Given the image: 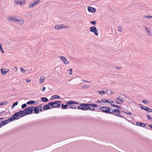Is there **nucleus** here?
Instances as JSON below:
<instances>
[{"instance_id":"7ed1b4c3","label":"nucleus","mask_w":152,"mask_h":152,"mask_svg":"<svg viewBox=\"0 0 152 152\" xmlns=\"http://www.w3.org/2000/svg\"><path fill=\"white\" fill-rule=\"evenodd\" d=\"M120 111L118 109H114L112 110L111 114L116 116L123 118V116L120 114Z\"/></svg>"},{"instance_id":"e2e57ef3","label":"nucleus","mask_w":152,"mask_h":152,"mask_svg":"<svg viewBox=\"0 0 152 152\" xmlns=\"http://www.w3.org/2000/svg\"><path fill=\"white\" fill-rule=\"evenodd\" d=\"M38 107H39V108H41V104L39 105Z\"/></svg>"},{"instance_id":"4c0bfd02","label":"nucleus","mask_w":152,"mask_h":152,"mask_svg":"<svg viewBox=\"0 0 152 152\" xmlns=\"http://www.w3.org/2000/svg\"><path fill=\"white\" fill-rule=\"evenodd\" d=\"M0 50L1 51L2 53H4V52L3 51L2 48V47L1 44L0 43Z\"/></svg>"},{"instance_id":"f704fd0d","label":"nucleus","mask_w":152,"mask_h":152,"mask_svg":"<svg viewBox=\"0 0 152 152\" xmlns=\"http://www.w3.org/2000/svg\"><path fill=\"white\" fill-rule=\"evenodd\" d=\"M18 104V102H16L14 103H13L12 106H11V108H13L15 106L17 105Z\"/></svg>"},{"instance_id":"aec40b11","label":"nucleus","mask_w":152,"mask_h":152,"mask_svg":"<svg viewBox=\"0 0 152 152\" xmlns=\"http://www.w3.org/2000/svg\"><path fill=\"white\" fill-rule=\"evenodd\" d=\"M108 108L109 109V110H106L105 111H104V112L105 113L107 114H111L112 111V108L109 107Z\"/></svg>"},{"instance_id":"052dcab7","label":"nucleus","mask_w":152,"mask_h":152,"mask_svg":"<svg viewBox=\"0 0 152 152\" xmlns=\"http://www.w3.org/2000/svg\"><path fill=\"white\" fill-rule=\"evenodd\" d=\"M116 69H121V67H119L118 66H117V67H116Z\"/></svg>"},{"instance_id":"de8ad7c7","label":"nucleus","mask_w":152,"mask_h":152,"mask_svg":"<svg viewBox=\"0 0 152 152\" xmlns=\"http://www.w3.org/2000/svg\"><path fill=\"white\" fill-rule=\"evenodd\" d=\"M147 118L148 120H151V119H152V118L151 116H150L148 114H147Z\"/></svg>"},{"instance_id":"412c9836","label":"nucleus","mask_w":152,"mask_h":152,"mask_svg":"<svg viewBox=\"0 0 152 152\" xmlns=\"http://www.w3.org/2000/svg\"><path fill=\"white\" fill-rule=\"evenodd\" d=\"M33 111H34V112L36 114H38L39 112V107H35L34 110H33Z\"/></svg>"},{"instance_id":"20e7f679","label":"nucleus","mask_w":152,"mask_h":152,"mask_svg":"<svg viewBox=\"0 0 152 152\" xmlns=\"http://www.w3.org/2000/svg\"><path fill=\"white\" fill-rule=\"evenodd\" d=\"M15 22L18 23L19 25H22L24 23V20L22 17L16 16Z\"/></svg>"},{"instance_id":"680f3d73","label":"nucleus","mask_w":152,"mask_h":152,"mask_svg":"<svg viewBox=\"0 0 152 152\" xmlns=\"http://www.w3.org/2000/svg\"><path fill=\"white\" fill-rule=\"evenodd\" d=\"M55 102H56V103H61V101H56Z\"/></svg>"},{"instance_id":"37998d69","label":"nucleus","mask_w":152,"mask_h":152,"mask_svg":"<svg viewBox=\"0 0 152 152\" xmlns=\"http://www.w3.org/2000/svg\"><path fill=\"white\" fill-rule=\"evenodd\" d=\"M106 91L107 92L106 93L107 94H112V92L111 91L107 90Z\"/></svg>"},{"instance_id":"c85d7f7f","label":"nucleus","mask_w":152,"mask_h":152,"mask_svg":"<svg viewBox=\"0 0 152 152\" xmlns=\"http://www.w3.org/2000/svg\"><path fill=\"white\" fill-rule=\"evenodd\" d=\"M8 120L9 121H10L12 122L16 119H15V117L12 116V117H11L10 118H9Z\"/></svg>"},{"instance_id":"ea45409f","label":"nucleus","mask_w":152,"mask_h":152,"mask_svg":"<svg viewBox=\"0 0 152 152\" xmlns=\"http://www.w3.org/2000/svg\"><path fill=\"white\" fill-rule=\"evenodd\" d=\"M143 18H152V16H150V15H144L143 16Z\"/></svg>"},{"instance_id":"9d476101","label":"nucleus","mask_w":152,"mask_h":152,"mask_svg":"<svg viewBox=\"0 0 152 152\" xmlns=\"http://www.w3.org/2000/svg\"><path fill=\"white\" fill-rule=\"evenodd\" d=\"M14 2L16 4H19L21 5H23L25 4V1L24 0H15Z\"/></svg>"},{"instance_id":"3c124183","label":"nucleus","mask_w":152,"mask_h":152,"mask_svg":"<svg viewBox=\"0 0 152 152\" xmlns=\"http://www.w3.org/2000/svg\"><path fill=\"white\" fill-rule=\"evenodd\" d=\"M63 26V25H62L61 26H61V27H60V29L61 28H67L68 27L66 26Z\"/></svg>"},{"instance_id":"338daca9","label":"nucleus","mask_w":152,"mask_h":152,"mask_svg":"<svg viewBox=\"0 0 152 152\" xmlns=\"http://www.w3.org/2000/svg\"><path fill=\"white\" fill-rule=\"evenodd\" d=\"M139 106L141 107H141H142V104H139Z\"/></svg>"},{"instance_id":"7c9ffc66","label":"nucleus","mask_w":152,"mask_h":152,"mask_svg":"<svg viewBox=\"0 0 152 152\" xmlns=\"http://www.w3.org/2000/svg\"><path fill=\"white\" fill-rule=\"evenodd\" d=\"M68 105L67 104H61V108L62 109H66L67 108V107Z\"/></svg>"},{"instance_id":"2eb2a0df","label":"nucleus","mask_w":152,"mask_h":152,"mask_svg":"<svg viewBox=\"0 0 152 152\" xmlns=\"http://www.w3.org/2000/svg\"><path fill=\"white\" fill-rule=\"evenodd\" d=\"M88 10L90 12L94 13L96 11V9L95 8L89 7H88Z\"/></svg>"},{"instance_id":"a211bd4d","label":"nucleus","mask_w":152,"mask_h":152,"mask_svg":"<svg viewBox=\"0 0 152 152\" xmlns=\"http://www.w3.org/2000/svg\"><path fill=\"white\" fill-rule=\"evenodd\" d=\"M12 116L15 118L16 120H18L20 118L19 114L18 112L15 113Z\"/></svg>"},{"instance_id":"423d86ee","label":"nucleus","mask_w":152,"mask_h":152,"mask_svg":"<svg viewBox=\"0 0 152 152\" xmlns=\"http://www.w3.org/2000/svg\"><path fill=\"white\" fill-rule=\"evenodd\" d=\"M48 104L53 108L59 107L61 106L60 104L56 103L55 102H50L48 103Z\"/></svg>"},{"instance_id":"13d9d810","label":"nucleus","mask_w":152,"mask_h":152,"mask_svg":"<svg viewBox=\"0 0 152 152\" xmlns=\"http://www.w3.org/2000/svg\"><path fill=\"white\" fill-rule=\"evenodd\" d=\"M45 89H46V88L45 87H43L42 88V91H43L45 90Z\"/></svg>"},{"instance_id":"c03bdc74","label":"nucleus","mask_w":152,"mask_h":152,"mask_svg":"<svg viewBox=\"0 0 152 152\" xmlns=\"http://www.w3.org/2000/svg\"><path fill=\"white\" fill-rule=\"evenodd\" d=\"M142 102L144 103V104H148V102L147 100H143L142 101Z\"/></svg>"},{"instance_id":"c756f323","label":"nucleus","mask_w":152,"mask_h":152,"mask_svg":"<svg viewBox=\"0 0 152 152\" xmlns=\"http://www.w3.org/2000/svg\"><path fill=\"white\" fill-rule=\"evenodd\" d=\"M41 100L43 102H47L48 101V99L46 97H42Z\"/></svg>"},{"instance_id":"b1692460","label":"nucleus","mask_w":152,"mask_h":152,"mask_svg":"<svg viewBox=\"0 0 152 152\" xmlns=\"http://www.w3.org/2000/svg\"><path fill=\"white\" fill-rule=\"evenodd\" d=\"M48 104H46L43 107V109L44 110H48L50 109V107Z\"/></svg>"},{"instance_id":"ddd939ff","label":"nucleus","mask_w":152,"mask_h":152,"mask_svg":"<svg viewBox=\"0 0 152 152\" xmlns=\"http://www.w3.org/2000/svg\"><path fill=\"white\" fill-rule=\"evenodd\" d=\"M99 109L101 111V112L104 113V111H105L107 110H109V109L108 108V107L102 106L100 107Z\"/></svg>"},{"instance_id":"bb28decb","label":"nucleus","mask_w":152,"mask_h":152,"mask_svg":"<svg viewBox=\"0 0 152 152\" xmlns=\"http://www.w3.org/2000/svg\"><path fill=\"white\" fill-rule=\"evenodd\" d=\"M44 78L45 77L43 76H40L39 81L40 83H42L43 82Z\"/></svg>"},{"instance_id":"dca6fc26","label":"nucleus","mask_w":152,"mask_h":152,"mask_svg":"<svg viewBox=\"0 0 152 152\" xmlns=\"http://www.w3.org/2000/svg\"><path fill=\"white\" fill-rule=\"evenodd\" d=\"M24 112V110H21L18 112L19 114H20V117H23L26 115V114L25 113V112Z\"/></svg>"},{"instance_id":"49530a36","label":"nucleus","mask_w":152,"mask_h":152,"mask_svg":"<svg viewBox=\"0 0 152 152\" xmlns=\"http://www.w3.org/2000/svg\"><path fill=\"white\" fill-rule=\"evenodd\" d=\"M69 75H72V68H71L69 69Z\"/></svg>"},{"instance_id":"c9c22d12","label":"nucleus","mask_w":152,"mask_h":152,"mask_svg":"<svg viewBox=\"0 0 152 152\" xmlns=\"http://www.w3.org/2000/svg\"><path fill=\"white\" fill-rule=\"evenodd\" d=\"M8 103L7 101L0 102V106L6 104Z\"/></svg>"},{"instance_id":"4d7b16f0","label":"nucleus","mask_w":152,"mask_h":152,"mask_svg":"<svg viewBox=\"0 0 152 152\" xmlns=\"http://www.w3.org/2000/svg\"><path fill=\"white\" fill-rule=\"evenodd\" d=\"M146 107H145L142 106V107H141V108L142 110H145V108Z\"/></svg>"},{"instance_id":"a878e982","label":"nucleus","mask_w":152,"mask_h":152,"mask_svg":"<svg viewBox=\"0 0 152 152\" xmlns=\"http://www.w3.org/2000/svg\"><path fill=\"white\" fill-rule=\"evenodd\" d=\"M60 98V96L57 95H55L53 96H51V99H54L55 98L59 99Z\"/></svg>"},{"instance_id":"473e14b6","label":"nucleus","mask_w":152,"mask_h":152,"mask_svg":"<svg viewBox=\"0 0 152 152\" xmlns=\"http://www.w3.org/2000/svg\"><path fill=\"white\" fill-rule=\"evenodd\" d=\"M74 103V101H69L67 102L66 104H68V105H71L72 104H73Z\"/></svg>"},{"instance_id":"4468645a","label":"nucleus","mask_w":152,"mask_h":152,"mask_svg":"<svg viewBox=\"0 0 152 152\" xmlns=\"http://www.w3.org/2000/svg\"><path fill=\"white\" fill-rule=\"evenodd\" d=\"M101 102H103L104 103H108L110 104L113 102V101L112 100H111L110 99H108V100H107L105 99H102L101 100Z\"/></svg>"},{"instance_id":"f257e3e1","label":"nucleus","mask_w":152,"mask_h":152,"mask_svg":"<svg viewBox=\"0 0 152 152\" xmlns=\"http://www.w3.org/2000/svg\"><path fill=\"white\" fill-rule=\"evenodd\" d=\"M90 106L96 107L98 106V105L96 104L93 103H81L80 105L77 106V107L78 109L83 110H90L92 111H94L95 110V108H91Z\"/></svg>"},{"instance_id":"4be33fe9","label":"nucleus","mask_w":152,"mask_h":152,"mask_svg":"<svg viewBox=\"0 0 152 152\" xmlns=\"http://www.w3.org/2000/svg\"><path fill=\"white\" fill-rule=\"evenodd\" d=\"M126 98V102L129 103H131L132 102V100L131 98L128 97H125Z\"/></svg>"},{"instance_id":"2f4dec72","label":"nucleus","mask_w":152,"mask_h":152,"mask_svg":"<svg viewBox=\"0 0 152 152\" xmlns=\"http://www.w3.org/2000/svg\"><path fill=\"white\" fill-rule=\"evenodd\" d=\"M111 105L112 106L114 107L115 108H118V109H121V107L118 105H115V104H111Z\"/></svg>"},{"instance_id":"a18cd8bd","label":"nucleus","mask_w":152,"mask_h":152,"mask_svg":"<svg viewBox=\"0 0 152 152\" xmlns=\"http://www.w3.org/2000/svg\"><path fill=\"white\" fill-rule=\"evenodd\" d=\"M118 31L119 32H121L122 31V28L121 26H119L118 27Z\"/></svg>"},{"instance_id":"1a4fd4ad","label":"nucleus","mask_w":152,"mask_h":152,"mask_svg":"<svg viewBox=\"0 0 152 152\" xmlns=\"http://www.w3.org/2000/svg\"><path fill=\"white\" fill-rule=\"evenodd\" d=\"M16 18V16H9L7 17V20L9 22L12 21L14 22H15V18Z\"/></svg>"},{"instance_id":"58836bf2","label":"nucleus","mask_w":152,"mask_h":152,"mask_svg":"<svg viewBox=\"0 0 152 152\" xmlns=\"http://www.w3.org/2000/svg\"><path fill=\"white\" fill-rule=\"evenodd\" d=\"M105 91H99L98 92V94L101 95H104L105 94Z\"/></svg>"},{"instance_id":"9b49d317","label":"nucleus","mask_w":152,"mask_h":152,"mask_svg":"<svg viewBox=\"0 0 152 152\" xmlns=\"http://www.w3.org/2000/svg\"><path fill=\"white\" fill-rule=\"evenodd\" d=\"M60 59L63 61V63L65 64H67L69 63V61L66 60L65 57L61 56L60 57Z\"/></svg>"},{"instance_id":"f8f14e48","label":"nucleus","mask_w":152,"mask_h":152,"mask_svg":"<svg viewBox=\"0 0 152 152\" xmlns=\"http://www.w3.org/2000/svg\"><path fill=\"white\" fill-rule=\"evenodd\" d=\"M145 31L147 33V35L151 37L152 36V33L150 32V30L149 28L146 27V26H145Z\"/></svg>"},{"instance_id":"774afa93","label":"nucleus","mask_w":152,"mask_h":152,"mask_svg":"<svg viewBox=\"0 0 152 152\" xmlns=\"http://www.w3.org/2000/svg\"><path fill=\"white\" fill-rule=\"evenodd\" d=\"M5 112V111H3L1 112V113L0 114H1V113H4V112Z\"/></svg>"},{"instance_id":"8fccbe9b","label":"nucleus","mask_w":152,"mask_h":152,"mask_svg":"<svg viewBox=\"0 0 152 152\" xmlns=\"http://www.w3.org/2000/svg\"><path fill=\"white\" fill-rule=\"evenodd\" d=\"M123 112L125 113H126V114L127 115H131L132 114V113H131V112L127 113V112H125V111H123Z\"/></svg>"},{"instance_id":"e433bc0d","label":"nucleus","mask_w":152,"mask_h":152,"mask_svg":"<svg viewBox=\"0 0 152 152\" xmlns=\"http://www.w3.org/2000/svg\"><path fill=\"white\" fill-rule=\"evenodd\" d=\"M61 27V26H60V25H56L54 27L56 29H60Z\"/></svg>"},{"instance_id":"5fc2aeb1","label":"nucleus","mask_w":152,"mask_h":152,"mask_svg":"<svg viewBox=\"0 0 152 152\" xmlns=\"http://www.w3.org/2000/svg\"><path fill=\"white\" fill-rule=\"evenodd\" d=\"M31 80H29L28 79H26V81L27 82H29L31 81Z\"/></svg>"},{"instance_id":"f03ea898","label":"nucleus","mask_w":152,"mask_h":152,"mask_svg":"<svg viewBox=\"0 0 152 152\" xmlns=\"http://www.w3.org/2000/svg\"><path fill=\"white\" fill-rule=\"evenodd\" d=\"M40 2V1L39 0L33 1L29 3L28 7L30 8H33L34 6L37 5Z\"/></svg>"},{"instance_id":"6e6d98bb","label":"nucleus","mask_w":152,"mask_h":152,"mask_svg":"<svg viewBox=\"0 0 152 152\" xmlns=\"http://www.w3.org/2000/svg\"><path fill=\"white\" fill-rule=\"evenodd\" d=\"M74 104H79V103L78 102H75V101H74V103H73Z\"/></svg>"},{"instance_id":"f3484780","label":"nucleus","mask_w":152,"mask_h":152,"mask_svg":"<svg viewBox=\"0 0 152 152\" xmlns=\"http://www.w3.org/2000/svg\"><path fill=\"white\" fill-rule=\"evenodd\" d=\"M136 124L137 125L142 127H144L146 126L145 124L142 122H136Z\"/></svg>"},{"instance_id":"393cba45","label":"nucleus","mask_w":152,"mask_h":152,"mask_svg":"<svg viewBox=\"0 0 152 152\" xmlns=\"http://www.w3.org/2000/svg\"><path fill=\"white\" fill-rule=\"evenodd\" d=\"M145 110L147 113L152 112V109L149 107H146L145 108Z\"/></svg>"},{"instance_id":"5701e85b","label":"nucleus","mask_w":152,"mask_h":152,"mask_svg":"<svg viewBox=\"0 0 152 152\" xmlns=\"http://www.w3.org/2000/svg\"><path fill=\"white\" fill-rule=\"evenodd\" d=\"M9 122V121L7 120H6L4 121H2L1 122V124L2 125L4 126L6 125Z\"/></svg>"},{"instance_id":"79ce46f5","label":"nucleus","mask_w":152,"mask_h":152,"mask_svg":"<svg viewBox=\"0 0 152 152\" xmlns=\"http://www.w3.org/2000/svg\"><path fill=\"white\" fill-rule=\"evenodd\" d=\"M90 23L92 24L95 25L96 24L95 21H91L90 22Z\"/></svg>"},{"instance_id":"6e6552de","label":"nucleus","mask_w":152,"mask_h":152,"mask_svg":"<svg viewBox=\"0 0 152 152\" xmlns=\"http://www.w3.org/2000/svg\"><path fill=\"white\" fill-rule=\"evenodd\" d=\"M115 101H117V104H120L124 102V100L122 97L120 96L116 98Z\"/></svg>"},{"instance_id":"603ef678","label":"nucleus","mask_w":152,"mask_h":152,"mask_svg":"<svg viewBox=\"0 0 152 152\" xmlns=\"http://www.w3.org/2000/svg\"><path fill=\"white\" fill-rule=\"evenodd\" d=\"M82 81L83 82H87V83H90L91 82L89 81H86L85 80H82Z\"/></svg>"},{"instance_id":"cd10ccee","label":"nucleus","mask_w":152,"mask_h":152,"mask_svg":"<svg viewBox=\"0 0 152 152\" xmlns=\"http://www.w3.org/2000/svg\"><path fill=\"white\" fill-rule=\"evenodd\" d=\"M35 102H36L34 101H30L27 102L26 104H27L32 105L34 103H35Z\"/></svg>"},{"instance_id":"0eeeda50","label":"nucleus","mask_w":152,"mask_h":152,"mask_svg":"<svg viewBox=\"0 0 152 152\" xmlns=\"http://www.w3.org/2000/svg\"><path fill=\"white\" fill-rule=\"evenodd\" d=\"M90 31L91 32H93L96 35H98V33L96 28L95 26H93L91 27L90 28Z\"/></svg>"},{"instance_id":"09e8293b","label":"nucleus","mask_w":152,"mask_h":152,"mask_svg":"<svg viewBox=\"0 0 152 152\" xmlns=\"http://www.w3.org/2000/svg\"><path fill=\"white\" fill-rule=\"evenodd\" d=\"M20 70H21V71L22 73H25V70L23 68H20Z\"/></svg>"},{"instance_id":"72a5a7b5","label":"nucleus","mask_w":152,"mask_h":152,"mask_svg":"<svg viewBox=\"0 0 152 152\" xmlns=\"http://www.w3.org/2000/svg\"><path fill=\"white\" fill-rule=\"evenodd\" d=\"M69 108H71L73 109H75L76 108V106L75 105H72L69 106Z\"/></svg>"},{"instance_id":"6ab92c4d","label":"nucleus","mask_w":152,"mask_h":152,"mask_svg":"<svg viewBox=\"0 0 152 152\" xmlns=\"http://www.w3.org/2000/svg\"><path fill=\"white\" fill-rule=\"evenodd\" d=\"M5 69H4L3 68H2L1 69V73L2 74V75H4L6 74V73L8 72L9 71V69H8L7 71H5Z\"/></svg>"},{"instance_id":"39448f33","label":"nucleus","mask_w":152,"mask_h":152,"mask_svg":"<svg viewBox=\"0 0 152 152\" xmlns=\"http://www.w3.org/2000/svg\"><path fill=\"white\" fill-rule=\"evenodd\" d=\"M34 108V106H32L28 107L24 110L26 115H29L32 113L33 111V109Z\"/></svg>"},{"instance_id":"69168bd1","label":"nucleus","mask_w":152,"mask_h":152,"mask_svg":"<svg viewBox=\"0 0 152 152\" xmlns=\"http://www.w3.org/2000/svg\"><path fill=\"white\" fill-rule=\"evenodd\" d=\"M39 111H40V112H42L43 111V110H42V108H41L40 109H39Z\"/></svg>"},{"instance_id":"864d4df0","label":"nucleus","mask_w":152,"mask_h":152,"mask_svg":"<svg viewBox=\"0 0 152 152\" xmlns=\"http://www.w3.org/2000/svg\"><path fill=\"white\" fill-rule=\"evenodd\" d=\"M88 87H89L88 86H87L86 85H83L82 86V87L83 88H87Z\"/></svg>"},{"instance_id":"bf43d9fd","label":"nucleus","mask_w":152,"mask_h":152,"mask_svg":"<svg viewBox=\"0 0 152 152\" xmlns=\"http://www.w3.org/2000/svg\"><path fill=\"white\" fill-rule=\"evenodd\" d=\"M96 103H101V101H100L99 100H98L97 101H96Z\"/></svg>"},{"instance_id":"a19ab883","label":"nucleus","mask_w":152,"mask_h":152,"mask_svg":"<svg viewBox=\"0 0 152 152\" xmlns=\"http://www.w3.org/2000/svg\"><path fill=\"white\" fill-rule=\"evenodd\" d=\"M27 107V105L26 104L24 103L21 105V108L22 109H24Z\"/></svg>"},{"instance_id":"0e129e2a","label":"nucleus","mask_w":152,"mask_h":152,"mask_svg":"<svg viewBox=\"0 0 152 152\" xmlns=\"http://www.w3.org/2000/svg\"><path fill=\"white\" fill-rule=\"evenodd\" d=\"M149 126L152 129V125L150 124L149 125Z\"/></svg>"}]
</instances>
